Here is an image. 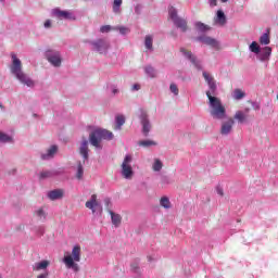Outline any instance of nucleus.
Instances as JSON below:
<instances>
[{
  "mask_svg": "<svg viewBox=\"0 0 278 278\" xmlns=\"http://www.w3.org/2000/svg\"><path fill=\"white\" fill-rule=\"evenodd\" d=\"M10 174H11V175H16V168L11 169V170H10Z\"/></svg>",
  "mask_w": 278,
  "mask_h": 278,
  "instance_id": "nucleus-53",
  "label": "nucleus"
},
{
  "mask_svg": "<svg viewBox=\"0 0 278 278\" xmlns=\"http://www.w3.org/2000/svg\"><path fill=\"white\" fill-rule=\"evenodd\" d=\"M89 45H91L92 51H96L100 55H108V51H110V41L105 38L89 41Z\"/></svg>",
  "mask_w": 278,
  "mask_h": 278,
  "instance_id": "nucleus-7",
  "label": "nucleus"
},
{
  "mask_svg": "<svg viewBox=\"0 0 278 278\" xmlns=\"http://www.w3.org/2000/svg\"><path fill=\"white\" fill-rule=\"evenodd\" d=\"M111 92H112L113 97H116V94H118L119 90H118V88H116V86H111Z\"/></svg>",
  "mask_w": 278,
  "mask_h": 278,
  "instance_id": "nucleus-44",
  "label": "nucleus"
},
{
  "mask_svg": "<svg viewBox=\"0 0 278 278\" xmlns=\"http://www.w3.org/2000/svg\"><path fill=\"white\" fill-rule=\"evenodd\" d=\"M162 168H164V163H162L160 159H154V162L152 164V170H154V173H160Z\"/></svg>",
  "mask_w": 278,
  "mask_h": 278,
  "instance_id": "nucleus-29",
  "label": "nucleus"
},
{
  "mask_svg": "<svg viewBox=\"0 0 278 278\" xmlns=\"http://www.w3.org/2000/svg\"><path fill=\"white\" fill-rule=\"evenodd\" d=\"M11 60L12 64L10 66V71L15 79H17V81H20L22 86H27V88H34L36 86V81H34V79H31L29 75L23 72V62H21V59H17L16 54L12 53Z\"/></svg>",
  "mask_w": 278,
  "mask_h": 278,
  "instance_id": "nucleus-3",
  "label": "nucleus"
},
{
  "mask_svg": "<svg viewBox=\"0 0 278 278\" xmlns=\"http://www.w3.org/2000/svg\"><path fill=\"white\" fill-rule=\"evenodd\" d=\"M37 278H49V271L41 273L37 276Z\"/></svg>",
  "mask_w": 278,
  "mask_h": 278,
  "instance_id": "nucleus-47",
  "label": "nucleus"
},
{
  "mask_svg": "<svg viewBox=\"0 0 278 278\" xmlns=\"http://www.w3.org/2000/svg\"><path fill=\"white\" fill-rule=\"evenodd\" d=\"M253 110L255 111H260L261 110V105H260V102H253V101H250Z\"/></svg>",
  "mask_w": 278,
  "mask_h": 278,
  "instance_id": "nucleus-42",
  "label": "nucleus"
},
{
  "mask_svg": "<svg viewBox=\"0 0 278 278\" xmlns=\"http://www.w3.org/2000/svg\"><path fill=\"white\" fill-rule=\"evenodd\" d=\"M180 53L186 58V60H189L191 64H193V66L198 68V71H201V68H203L199 59H197V56L191 51L186 50V48H180Z\"/></svg>",
  "mask_w": 278,
  "mask_h": 278,
  "instance_id": "nucleus-13",
  "label": "nucleus"
},
{
  "mask_svg": "<svg viewBox=\"0 0 278 278\" xmlns=\"http://www.w3.org/2000/svg\"><path fill=\"white\" fill-rule=\"evenodd\" d=\"M76 179L78 180L84 179V164H81V162L77 163Z\"/></svg>",
  "mask_w": 278,
  "mask_h": 278,
  "instance_id": "nucleus-31",
  "label": "nucleus"
},
{
  "mask_svg": "<svg viewBox=\"0 0 278 278\" xmlns=\"http://www.w3.org/2000/svg\"><path fill=\"white\" fill-rule=\"evenodd\" d=\"M55 173L52 170H43L39 173V179H51V177H54Z\"/></svg>",
  "mask_w": 278,
  "mask_h": 278,
  "instance_id": "nucleus-32",
  "label": "nucleus"
},
{
  "mask_svg": "<svg viewBox=\"0 0 278 278\" xmlns=\"http://www.w3.org/2000/svg\"><path fill=\"white\" fill-rule=\"evenodd\" d=\"M139 121L142 126V134L147 138L151 131V121L149 119V114L144 110H139Z\"/></svg>",
  "mask_w": 278,
  "mask_h": 278,
  "instance_id": "nucleus-10",
  "label": "nucleus"
},
{
  "mask_svg": "<svg viewBox=\"0 0 278 278\" xmlns=\"http://www.w3.org/2000/svg\"><path fill=\"white\" fill-rule=\"evenodd\" d=\"M104 203H105V206L109 207L111 203L110 198L104 199Z\"/></svg>",
  "mask_w": 278,
  "mask_h": 278,
  "instance_id": "nucleus-50",
  "label": "nucleus"
},
{
  "mask_svg": "<svg viewBox=\"0 0 278 278\" xmlns=\"http://www.w3.org/2000/svg\"><path fill=\"white\" fill-rule=\"evenodd\" d=\"M108 212L111 216L112 225H114V227L116 228L121 227V224L123 223V217L118 213H114L112 210H109Z\"/></svg>",
  "mask_w": 278,
  "mask_h": 278,
  "instance_id": "nucleus-21",
  "label": "nucleus"
},
{
  "mask_svg": "<svg viewBox=\"0 0 278 278\" xmlns=\"http://www.w3.org/2000/svg\"><path fill=\"white\" fill-rule=\"evenodd\" d=\"M169 90L175 97H179V87H177V84L172 83L169 85Z\"/></svg>",
  "mask_w": 278,
  "mask_h": 278,
  "instance_id": "nucleus-38",
  "label": "nucleus"
},
{
  "mask_svg": "<svg viewBox=\"0 0 278 278\" xmlns=\"http://www.w3.org/2000/svg\"><path fill=\"white\" fill-rule=\"evenodd\" d=\"M249 49L251 51V53H255V55H257V53L260 52V50L262 49L260 47V45L257 43V41H253L250 46Z\"/></svg>",
  "mask_w": 278,
  "mask_h": 278,
  "instance_id": "nucleus-37",
  "label": "nucleus"
},
{
  "mask_svg": "<svg viewBox=\"0 0 278 278\" xmlns=\"http://www.w3.org/2000/svg\"><path fill=\"white\" fill-rule=\"evenodd\" d=\"M113 138L114 134H112V131L103 128H97L89 134V141L86 137L81 138L78 153L83 156L84 162H88L90 159V148L88 144H91L96 151H101L103 149V140H112Z\"/></svg>",
  "mask_w": 278,
  "mask_h": 278,
  "instance_id": "nucleus-2",
  "label": "nucleus"
},
{
  "mask_svg": "<svg viewBox=\"0 0 278 278\" xmlns=\"http://www.w3.org/2000/svg\"><path fill=\"white\" fill-rule=\"evenodd\" d=\"M144 47L147 51L153 52V36L152 35H147L144 37Z\"/></svg>",
  "mask_w": 278,
  "mask_h": 278,
  "instance_id": "nucleus-24",
  "label": "nucleus"
},
{
  "mask_svg": "<svg viewBox=\"0 0 278 278\" xmlns=\"http://www.w3.org/2000/svg\"><path fill=\"white\" fill-rule=\"evenodd\" d=\"M208 108L212 118L214 121H222L219 129L220 136H231V134H233V125H236V121H233V117L227 115V109L219 98L211 97L208 94Z\"/></svg>",
  "mask_w": 278,
  "mask_h": 278,
  "instance_id": "nucleus-1",
  "label": "nucleus"
},
{
  "mask_svg": "<svg viewBox=\"0 0 278 278\" xmlns=\"http://www.w3.org/2000/svg\"><path fill=\"white\" fill-rule=\"evenodd\" d=\"M52 16L59 21H77V16L72 11H62L60 9L52 10Z\"/></svg>",
  "mask_w": 278,
  "mask_h": 278,
  "instance_id": "nucleus-11",
  "label": "nucleus"
},
{
  "mask_svg": "<svg viewBox=\"0 0 278 278\" xmlns=\"http://www.w3.org/2000/svg\"><path fill=\"white\" fill-rule=\"evenodd\" d=\"M217 194H219V197H223L224 194L223 188H217Z\"/></svg>",
  "mask_w": 278,
  "mask_h": 278,
  "instance_id": "nucleus-51",
  "label": "nucleus"
},
{
  "mask_svg": "<svg viewBox=\"0 0 278 278\" xmlns=\"http://www.w3.org/2000/svg\"><path fill=\"white\" fill-rule=\"evenodd\" d=\"M131 162H134V156L131 154H126L121 165V175L124 179H134V167H131Z\"/></svg>",
  "mask_w": 278,
  "mask_h": 278,
  "instance_id": "nucleus-6",
  "label": "nucleus"
},
{
  "mask_svg": "<svg viewBox=\"0 0 278 278\" xmlns=\"http://www.w3.org/2000/svg\"><path fill=\"white\" fill-rule=\"evenodd\" d=\"M113 31H119L122 36H127V34H129L130 30L126 26H115L113 28Z\"/></svg>",
  "mask_w": 278,
  "mask_h": 278,
  "instance_id": "nucleus-36",
  "label": "nucleus"
},
{
  "mask_svg": "<svg viewBox=\"0 0 278 278\" xmlns=\"http://www.w3.org/2000/svg\"><path fill=\"white\" fill-rule=\"evenodd\" d=\"M270 55H273V48L266 46L258 50L256 60H258V62H270Z\"/></svg>",
  "mask_w": 278,
  "mask_h": 278,
  "instance_id": "nucleus-14",
  "label": "nucleus"
},
{
  "mask_svg": "<svg viewBox=\"0 0 278 278\" xmlns=\"http://www.w3.org/2000/svg\"><path fill=\"white\" fill-rule=\"evenodd\" d=\"M58 151H60V147H58V144H52L47 148L46 152L40 154V160H43L45 162L53 160V157L58 155Z\"/></svg>",
  "mask_w": 278,
  "mask_h": 278,
  "instance_id": "nucleus-15",
  "label": "nucleus"
},
{
  "mask_svg": "<svg viewBox=\"0 0 278 278\" xmlns=\"http://www.w3.org/2000/svg\"><path fill=\"white\" fill-rule=\"evenodd\" d=\"M135 12H136V14H140V13L142 12V5L137 4V5L135 7Z\"/></svg>",
  "mask_w": 278,
  "mask_h": 278,
  "instance_id": "nucleus-46",
  "label": "nucleus"
},
{
  "mask_svg": "<svg viewBox=\"0 0 278 278\" xmlns=\"http://www.w3.org/2000/svg\"><path fill=\"white\" fill-rule=\"evenodd\" d=\"M138 146L143 147L144 149H149L151 147H157V143L151 139H146V140L138 141Z\"/></svg>",
  "mask_w": 278,
  "mask_h": 278,
  "instance_id": "nucleus-25",
  "label": "nucleus"
},
{
  "mask_svg": "<svg viewBox=\"0 0 278 278\" xmlns=\"http://www.w3.org/2000/svg\"><path fill=\"white\" fill-rule=\"evenodd\" d=\"M112 30H114V27H112L111 25H104L100 27L101 34H108Z\"/></svg>",
  "mask_w": 278,
  "mask_h": 278,
  "instance_id": "nucleus-39",
  "label": "nucleus"
},
{
  "mask_svg": "<svg viewBox=\"0 0 278 278\" xmlns=\"http://www.w3.org/2000/svg\"><path fill=\"white\" fill-rule=\"evenodd\" d=\"M198 42H202V45H206V47H210L211 49H214V51H222L223 45H220V41H218L216 38L202 35L195 38Z\"/></svg>",
  "mask_w": 278,
  "mask_h": 278,
  "instance_id": "nucleus-9",
  "label": "nucleus"
},
{
  "mask_svg": "<svg viewBox=\"0 0 278 278\" xmlns=\"http://www.w3.org/2000/svg\"><path fill=\"white\" fill-rule=\"evenodd\" d=\"M161 207H164V210H170V200L168 197H162L160 200Z\"/></svg>",
  "mask_w": 278,
  "mask_h": 278,
  "instance_id": "nucleus-35",
  "label": "nucleus"
},
{
  "mask_svg": "<svg viewBox=\"0 0 278 278\" xmlns=\"http://www.w3.org/2000/svg\"><path fill=\"white\" fill-rule=\"evenodd\" d=\"M43 27H45L46 29H51V27H52L51 20H47V21L45 22V24H43Z\"/></svg>",
  "mask_w": 278,
  "mask_h": 278,
  "instance_id": "nucleus-45",
  "label": "nucleus"
},
{
  "mask_svg": "<svg viewBox=\"0 0 278 278\" xmlns=\"http://www.w3.org/2000/svg\"><path fill=\"white\" fill-rule=\"evenodd\" d=\"M249 112H251V109H249V108H245L243 111L244 114H249Z\"/></svg>",
  "mask_w": 278,
  "mask_h": 278,
  "instance_id": "nucleus-52",
  "label": "nucleus"
},
{
  "mask_svg": "<svg viewBox=\"0 0 278 278\" xmlns=\"http://www.w3.org/2000/svg\"><path fill=\"white\" fill-rule=\"evenodd\" d=\"M47 197L50 201H60V199H64V189L48 191Z\"/></svg>",
  "mask_w": 278,
  "mask_h": 278,
  "instance_id": "nucleus-19",
  "label": "nucleus"
},
{
  "mask_svg": "<svg viewBox=\"0 0 278 278\" xmlns=\"http://www.w3.org/2000/svg\"><path fill=\"white\" fill-rule=\"evenodd\" d=\"M202 75H203V77H204V79H205V81H206V84H207V86L210 88V90L206 91V97H207V99H210V96L214 97L212 94L216 93V88H217L216 87V80H214V76L211 75L207 72H203Z\"/></svg>",
  "mask_w": 278,
  "mask_h": 278,
  "instance_id": "nucleus-12",
  "label": "nucleus"
},
{
  "mask_svg": "<svg viewBox=\"0 0 278 278\" xmlns=\"http://www.w3.org/2000/svg\"><path fill=\"white\" fill-rule=\"evenodd\" d=\"M121 5H123V0H114L112 4L113 14H121Z\"/></svg>",
  "mask_w": 278,
  "mask_h": 278,
  "instance_id": "nucleus-30",
  "label": "nucleus"
},
{
  "mask_svg": "<svg viewBox=\"0 0 278 278\" xmlns=\"http://www.w3.org/2000/svg\"><path fill=\"white\" fill-rule=\"evenodd\" d=\"M232 119L237 121L239 125H244L249 123V114L244 113V111L242 110H239V111H236Z\"/></svg>",
  "mask_w": 278,
  "mask_h": 278,
  "instance_id": "nucleus-18",
  "label": "nucleus"
},
{
  "mask_svg": "<svg viewBox=\"0 0 278 278\" xmlns=\"http://www.w3.org/2000/svg\"><path fill=\"white\" fill-rule=\"evenodd\" d=\"M37 236H45V227L39 226L36 230Z\"/></svg>",
  "mask_w": 278,
  "mask_h": 278,
  "instance_id": "nucleus-43",
  "label": "nucleus"
},
{
  "mask_svg": "<svg viewBox=\"0 0 278 278\" xmlns=\"http://www.w3.org/2000/svg\"><path fill=\"white\" fill-rule=\"evenodd\" d=\"M0 108L3 109V104L0 103Z\"/></svg>",
  "mask_w": 278,
  "mask_h": 278,
  "instance_id": "nucleus-55",
  "label": "nucleus"
},
{
  "mask_svg": "<svg viewBox=\"0 0 278 278\" xmlns=\"http://www.w3.org/2000/svg\"><path fill=\"white\" fill-rule=\"evenodd\" d=\"M34 216L40 223H45L47 220V211L45 210V207H39V208L35 210Z\"/></svg>",
  "mask_w": 278,
  "mask_h": 278,
  "instance_id": "nucleus-22",
  "label": "nucleus"
},
{
  "mask_svg": "<svg viewBox=\"0 0 278 278\" xmlns=\"http://www.w3.org/2000/svg\"><path fill=\"white\" fill-rule=\"evenodd\" d=\"M49 266H51V262L48 260H43V261L35 263L33 265V270H35V273H40V270H47V268H49Z\"/></svg>",
  "mask_w": 278,
  "mask_h": 278,
  "instance_id": "nucleus-20",
  "label": "nucleus"
},
{
  "mask_svg": "<svg viewBox=\"0 0 278 278\" xmlns=\"http://www.w3.org/2000/svg\"><path fill=\"white\" fill-rule=\"evenodd\" d=\"M155 260L153 258V256H148V262H154Z\"/></svg>",
  "mask_w": 278,
  "mask_h": 278,
  "instance_id": "nucleus-54",
  "label": "nucleus"
},
{
  "mask_svg": "<svg viewBox=\"0 0 278 278\" xmlns=\"http://www.w3.org/2000/svg\"><path fill=\"white\" fill-rule=\"evenodd\" d=\"M75 262H81V247L75 245L72 249V255L64 256L63 264L66 268L74 270V273H79V264Z\"/></svg>",
  "mask_w": 278,
  "mask_h": 278,
  "instance_id": "nucleus-4",
  "label": "nucleus"
},
{
  "mask_svg": "<svg viewBox=\"0 0 278 278\" xmlns=\"http://www.w3.org/2000/svg\"><path fill=\"white\" fill-rule=\"evenodd\" d=\"M258 41H260V45H264V46L270 45V34L269 33H264L260 37Z\"/></svg>",
  "mask_w": 278,
  "mask_h": 278,
  "instance_id": "nucleus-33",
  "label": "nucleus"
},
{
  "mask_svg": "<svg viewBox=\"0 0 278 278\" xmlns=\"http://www.w3.org/2000/svg\"><path fill=\"white\" fill-rule=\"evenodd\" d=\"M244 97H247V93L242 91V89H235L232 92V99H235V101H242Z\"/></svg>",
  "mask_w": 278,
  "mask_h": 278,
  "instance_id": "nucleus-27",
  "label": "nucleus"
},
{
  "mask_svg": "<svg viewBox=\"0 0 278 278\" xmlns=\"http://www.w3.org/2000/svg\"><path fill=\"white\" fill-rule=\"evenodd\" d=\"M0 278H3L2 276H0Z\"/></svg>",
  "mask_w": 278,
  "mask_h": 278,
  "instance_id": "nucleus-56",
  "label": "nucleus"
},
{
  "mask_svg": "<svg viewBox=\"0 0 278 278\" xmlns=\"http://www.w3.org/2000/svg\"><path fill=\"white\" fill-rule=\"evenodd\" d=\"M115 123H116L115 129L121 130L122 127L125 125V116L124 115H117L115 117Z\"/></svg>",
  "mask_w": 278,
  "mask_h": 278,
  "instance_id": "nucleus-34",
  "label": "nucleus"
},
{
  "mask_svg": "<svg viewBox=\"0 0 278 278\" xmlns=\"http://www.w3.org/2000/svg\"><path fill=\"white\" fill-rule=\"evenodd\" d=\"M140 90V85L139 84H135L131 86V91L135 92V91H138Z\"/></svg>",
  "mask_w": 278,
  "mask_h": 278,
  "instance_id": "nucleus-48",
  "label": "nucleus"
},
{
  "mask_svg": "<svg viewBox=\"0 0 278 278\" xmlns=\"http://www.w3.org/2000/svg\"><path fill=\"white\" fill-rule=\"evenodd\" d=\"M0 142L2 144H5V143H13L14 142V138L5 132H1L0 131Z\"/></svg>",
  "mask_w": 278,
  "mask_h": 278,
  "instance_id": "nucleus-28",
  "label": "nucleus"
},
{
  "mask_svg": "<svg viewBox=\"0 0 278 278\" xmlns=\"http://www.w3.org/2000/svg\"><path fill=\"white\" fill-rule=\"evenodd\" d=\"M194 27L201 34H205L206 31H210L212 29L208 25L203 24V22H195Z\"/></svg>",
  "mask_w": 278,
  "mask_h": 278,
  "instance_id": "nucleus-23",
  "label": "nucleus"
},
{
  "mask_svg": "<svg viewBox=\"0 0 278 278\" xmlns=\"http://www.w3.org/2000/svg\"><path fill=\"white\" fill-rule=\"evenodd\" d=\"M132 270H135L136 273H140V267H138L137 265H131Z\"/></svg>",
  "mask_w": 278,
  "mask_h": 278,
  "instance_id": "nucleus-49",
  "label": "nucleus"
},
{
  "mask_svg": "<svg viewBox=\"0 0 278 278\" xmlns=\"http://www.w3.org/2000/svg\"><path fill=\"white\" fill-rule=\"evenodd\" d=\"M144 73L148 75V77H151V79H155V77H157V71L151 65L144 67Z\"/></svg>",
  "mask_w": 278,
  "mask_h": 278,
  "instance_id": "nucleus-26",
  "label": "nucleus"
},
{
  "mask_svg": "<svg viewBox=\"0 0 278 278\" xmlns=\"http://www.w3.org/2000/svg\"><path fill=\"white\" fill-rule=\"evenodd\" d=\"M222 3H227V1L229 0H220ZM208 3L211 5V8H216V5H218V0H208Z\"/></svg>",
  "mask_w": 278,
  "mask_h": 278,
  "instance_id": "nucleus-40",
  "label": "nucleus"
},
{
  "mask_svg": "<svg viewBox=\"0 0 278 278\" xmlns=\"http://www.w3.org/2000/svg\"><path fill=\"white\" fill-rule=\"evenodd\" d=\"M168 14H169V18L173 21L175 27H177V29H180V31H182V34H186V31H188V29H189L188 20L180 17L179 14L177 13V9H175V7H170L168 9Z\"/></svg>",
  "mask_w": 278,
  "mask_h": 278,
  "instance_id": "nucleus-5",
  "label": "nucleus"
},
{
  "mask_svg": "<svg viewBox=\"0 0 278 278\" xmlns=\"http://www.w3.org/2000/svg\"><path fill=\"white\" fill-rule=\"evenodd\" d=\"M161 184L164 186L170 184V178H168V176H161Z\"/></svg>",
  "mask_w": 278,
  "mask_h": 278,
  "instance_id": "nucleus-41",
  "label": "nucleus"
},
{
  "mask_svg": "<svg viewBox=\"0 0 278 278\" xmlns=\"http://www.w3.org/2000/svg\"><path fill=\"white\" fill-rule=\"evenodd\" d=\"M85 207L87 210H91L92 214H97V210H100V214L102 212L101 203L97 200V194H92L90 199L85 203Z\"/></svg>",
  "mask_w": 278,
  "mask_h": 278,
  "instance_id": "nucleus-16",
  "label": "nucleus"
},
{
  "mask_svg": "<svg viewBox=\"0 0 278 278\" xmlns=\"http://www.w3.org/2000/svg\"><path fill=\"white\" fill-rule=\"evenodd\" d=\"M45 58L54 68L62 66V54L60 51L49 49L45 52Z\"/></svg>",
  "mask_w": 278,
  "mask_h": 278,
  "instance_id": "nucleus-8",
  "label": "nucleus"
},
{
  "mask_svg": "<svg viewBox=\"0 0 278 278\" xmlns=\"http://www.w3.org/2000/svg\"><path fill=\"white\" fill-rule=\"evenodd\" d=\"M213 21L214 25H217L218 27H225V25H227V15H225L223 10H218Z\"/></svg>",
  "mask_w": 278,
  "mask_h": 278,
  "instance_id": "nucleus-17",
  "label": "nucleus"
}]
</instances>
